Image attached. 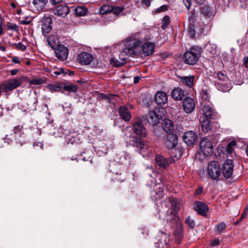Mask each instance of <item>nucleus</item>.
Masks as SVG:
<instances>
[{
	"mask_svg": "<svg viewBox=\"0 0 248 248\" xmlns=\"http://www.w3.org/2000/svg\"><path fill=\"white\" fill-rule=\"evenodd\" d=\"M181 82L188 87H192L193 85L194 77L193 76L179 77Z\"/></svg>",
	"mask_w": 248,
	"mask_h": 248,
	"instance_id": "24",
	"label": "nucleus"
},
{
	"mask_svg": "<svg viewBox=\"0 0 248 248\" xmlns=\"http://www.w3.org/2000/svg\"><path fill=\"white\" fill-rule=\"evenodd\" d=\"M226 228V225L224 222H221L216 226V232L217 234H220Z\"/></svg>",
	"mask_w": 248,
	"mask_h": 248,
	"instance_id": "35",
	"label": "nucleus"
},
{
	"mask_svg": "<svg viewBox=\"0 0 248 248\" xmlns=\"http://www.w3.org/2000/svg\"><path fill=\"white\" fill-rule=\"evenodd\" d=\"M203 113L205 117H206V119H210L213 114V110L211 107L208 105H203Z\"/></svg>",
	"mask_w": 248,
	"mask_h": 248,
	"instance_id": "30",
	"label": "nucleus"
},
{
	"mask_svg": "<svg viewBox=\"0 0 248 248\" xmlns=\"http://www.w3.org/2000/svg\"><path fill=\"white\" fill-rule=\"evenodd\" d=\"M171 95L176 101L181 100L184 97V94H171Z\"/></svg>",
	"mask_w": 248,
	"mask_h": 248,
	"instance_id": "45",
	"label": "nucleus"
},
{
	"mask_svg": "<svg viewBox=\"0 0 248 248\" xmlns=\"http://www.w3.org/2000/svg\"><path fill=\"white\" fill-rule=\"evenodd\" d=\"M170 23V17L166 16L164 17L162 21L161 28L162 29H166Z\"/></svg>",
	"mask_w": 248,
	"mask_h": 248,
	"instance_id": "36",
	"label": "nucleus"
},
{
	"mask_svg": "<svg viewBox=\"0 0 248 248\" xmlns=\"http://www.w3.org/2000/svg\"><path fill=\"white\" fill-rule=\"evenodd\" d=\"M166 203L170 204L171 209L168 210L166 215V219L167 222H170L172 226L179 225L180 224V220L178 217L176 215V212L179 210L178 203L176 200L173 197H170L168 200H166L162 203V205L167 206Z\"/></svg>",
	"mask_w": 248,
	"mask_h": 248,
	"instance_id": "2",
	"label": "nucleus"
},
{
	"mask_svg": "<svg viewBox=\"0 0 248 248\" xmlns=\"http://www.w3.org/2000/svg\"><path fill=\"white\" fill-rule=\"evenodd\" d=\"M171 93H183V90L180 88H175Z\"/></svg>",
	"mask_w": 248,
	"mask_h": 248,
	"instance_id": "52",
	"label": "nucleus"
},
{
	"mask_svg": "<svg viewBox=\"0 0 248 248\" xmlns=\"http://www.w3.org/2000/svg\"><path fill=\"white\" fill-rule=\"evenodd\" d=\"M18 71V69H13L10 71L11 75L12 76H14L17 74Z\"/></svg>",
	"mask_w": 248,
	"mask_h": 248,
	"instance_id": "59",
	"label": "nucleus"
},
{
	"mask_svg": "<svg viewBox=\"0 0 248 248\" xmlns=\"http://www.w3.org/2000/svg\"><path fill=\"white\" fill-rule=\"evenodd\" d=\"M202 192V188L200 187L198 188L196 191H195V195H200L201 194Z\"/></svg>",
	"mask_w": 248,
	"mask_h": 248,
	"instance_id": "55",
	"label": "nucleus"
},
{
	"mask_svg": "<svg viewBox=\"0 0 248 248\" xmlns=\"http://www.w3.org/2000/svg\"><path fill=\"white\" fill-rule=\"evenodd\" d=\"M12 61L15 63H19L20 61L19 58L17 57H14L12 58Z\"/></svg>",
	"mask_w": 248,
	"mask_h": 248,
	"instance_id": "53",
	"label": "nucleus"
},
{
	"mask_svg": "<svg viewBox=\"0 0 248 248\" xmlns=\"http://www.w3.org/2000/svg\"><path fill=\"white\" fill-rule=\"evenodd\" d=\"M15 46L17 49L21 50L22 51H24L26 48V46L21 42H18V43L15 44Z\"/></svg>",
	"mask_w": 248,
	"mask_h": 248,
	"instance_id": "46",
	"label": "nucleus"
},
{
	"mask_svg": "<svg viewBox=\"0 0 248 248\" xmlns=\"http://www.w3.org/2000/svg\"><path fill=\"white\" fill-rule=\"evenodd\" d=\"M236 146V142L232 140L229 142L226 147V151L229 154L232 155L234 153V147Z\"/></svg>",
	"mask_w": 248,
	"mask_h": 248,
	"instance_id": "34",
	"label": "nucleus"
},
{
	"mask_svg": "<svg viewBox=\"0 0 248 248\" xmlns=\"http://www.w3.org/2000/svg\"><path fill=\"white\" fill-rule=\"evenodd\" d=\"M194 208L199 214L205 216L208 210V206L201 202H196L194 204Z\"/></svg>",
	"mask_w": 248,
	"mask_h": 248,
	"instance_id": "18",
	"label": "nucleus"
},
{
	"mask_svg": "<svg viewBox=\"0 0 248 248\" xmlns=\"http://www.w3.org/2000/svg\"><path fill=\"white\" fill-rule=\"evenodd\" d=\"M63 0H50L52 4H56L62 1Z\"/></svg>",
	"mask_w": 248,
	"mask_h": 248,
	"instance_id": "57",
	"label": "nucleus"
},
{
	"mask_svg": "<svg viewBox=\"0 0 248 248\" xmlns=\"http://www.w3.org/2000/svg\"><path fill=\"white\" fill-rule=\"evenodd\" d=\"M162 248H168V243L166 242V240H164V245L162 244Z\"/></svg>",
	"mask_w": 248,
	"mask_h": 248,
	"instance_id": "62",
	"label": "nucleus"
},
{
	"mask_svg": "<svg viewBox=\"0 0 248 248\" xmlns=\"http://www.w3.org/2000/svg\"><path fill=\"white\" fill-rule=\"evenodd\" d=\"M14 138L13 134H10L9 135H6L4 138L5 142H7L8 144H10L13 141V138Z\"/></svg>",
	"mask_w": 248,
	"mask_h": 248,
	"instance_id": "44",
	"label": "nucleus"
},
{
	"mask_svg": "<svg viewBox=\"0 0 248 248\" xmlns=\"http://www.w3.org/2000/svg\"><path fill=\"white\" fill-rule=\"evenodd\" d=\"M136 42L131 41L130 36L125 40V47L119 54V59L124 64L126 63L128 57H138V53L140 52L139 48L134 46V43Z\"/></svg>",
	"mask_w": 248,
	"mask_h": 248,
	"instance_id": "3",
	"label": "nucleus"
},
{
	"mask_svg": "<svg viewBox=\"0 0 248 248\" xmlns=\"http://www.w3.org/2000/svg\"><path fill=\"white\" fill-rule=\"evenodd\" d=\"M114 94H108L107 95L106 94H101V96H99L98 98H100V99H105L108 101L109 103H111V98L114 96Z\"/></svg>",
	"mask_w": 248,
	"mask_h": 248,
	"instance_id": "39",
	"label": "nucleus"
},
{
	"mask_svg": "<svg viewBox=\"0 0 248 248\" xmlns=\"http://www.w3.org/2000/svg\"><path fill=\"white\" fill-rule=\"evenodd\" d=\"M220 244V241L218 239H215L211 242V245L212 246H216Z\"/></svg>",
	"mask_w": 248,
	"mask_h": 248,
	"instance_id": "51",
	"label": "nucleus"
},
{
	"mask_svg": "<svg viewBox=\"0 0 248 248\" xmlns=\"http://www.w3.org/2000/svg\"><path fill=\"white\" fill-rule=\"evenodd\" d=\"M183 3L185 5L186 7L187 8L188 10H189L191 4V0H183Z\"/></svg>",
	"mask_w": 248,
	"mask_h": 248,
	"instance_id": "49",
	"label": "nucleus"
},
{
	"mask_svg": "<svg viewBox=\"0 0 248 248\" xmlns=\"http://www.w3.org/2000/svg\"><path fill=\"white\" fill-rule=\"evenodd\" d=\"M46 87L52 92H62L63 90V83L48 84Z\"/></svg>",
	"mask_w": 248,
	"mask_h": 248,
	"instance_id": "26",
	"label": "nucleus"
},
{
	"mask_svg": "<svg viewBox=\"0 0 248 248\" xmlns=\"http://www.w3.org/2000/svg\"><path fill=\"white\" fill-rule=\"evenodd\" d=\"M207 171L211 179L216 180L220 176L222 170L217 161H212L208 165Z\"/></svg>",
	"mask_w": 248,
	"mask_h": 248,
	"instance_id": "6",
	"label": "nucleus"
},
{
	"mask_svg": "<svg viewBox=\"0 0 248 248\" xmlns=\"http://www.w3.org/2000/svg\"><path fill=\"white\" fill-rule=\"evenodd\" d=\"M196 138V134L194 132L190 131L185 133L183 140L187 145L190 146L194 143Z\"/></svg>",
	"mask_w": 248,
	"mask_h": 248,
	"instance_id": "19",
	"label": "nucleus"
},
{
	"mask_svg": "<svg viewBox=\"0 0 248 248\" xmlns=\"http://www.w3.org/2000/svg\"><path fill=\"white\" fill-rule=\"evenodd\" d=\"M52 20L51 17H46L43 18L41 31L43 35H46V34L51 31L52 30Z\"/></svg>",
	"mask_w": 248,
	"mask_h": 248,
	"instance_id": "13",
	"label": "nucleus"
},
{
	"mask_svg": "<svg viewBox=\"0 0 248 248\" xmlns=\"http://www.w3.org/2000/svg\"><path fill=\"white\" fill-rule=\"evenodd\" d=\"M155 192L157 195L156 199L161 198L164 195L163 188L161 186H158L155 188Z\"/></svg>",
	"mask_w": 248,
	"mask_h": 248,
	"instance_id": "40",
	"label": "nucleus"
},
{
	"mask_svg": "<svg viewBox=\"0 0 248 248\" xmlns=\"http://www.w3.org/2000/svg\"><path fill=\"white\" fill-rule=\"evenodd\" d=\"M243 62L244 65L248 67L247 64L248 63V57H245L243 59Z\"/></svg>",
	"mask_w": 248,
	"mask_h": 248,
	"instance_id": "56",
	"label": "nucleus"
},
{
	"mask_svg": "<svg viewBox=\"0 0 248 248\" xmlns=\"http://www.w3.org/2000/svg\"><path fill=\"white\" fill-rule=\"evenodd\" d=\"M172 159L166 158L163 156L159 155H156L155 158L156 164L159 167L166 169L172 163Z\"/></svg>",
	"mask_w": 248,
	"mask_h": 248,
	"instance_id": "15",
	"label": "nucleus"
},
{
	"mask_svg": "<svg viewBox=\"0 0 248 248\" xmlns=\"http://www.w3.org/2000/svg\"><path fill=\"white\" fill-rule=\"evenodd\" d=\"M210 8L208 6H204L202 9V13L206 16L209 14Z\"/></svg>",
	"mask_w": 248,
	"mask_h": 248,
	"instance_id": "48",
	"label": "nucleus"
},
{
	"mask_svg": "<svg viewBox=\"0 0 248 248\" xmlns=\"http://www.w3.org/2000/svg\"><path fill=\"white\" fill-rule=\"evenodd\" d=\"M131 41L136 42L134 43V46L139 48L140 52L138 56L143 53L145 56H149L154 52L155 44L153 42H149L150 38L149 35L144 37H139V34L130 36Z\"/></svg>",
	"mask_w": 248,
	"mask_h": 248,
	"instance_id": "1",
	"label": "nucleus"
},
{
	"mask_svg": "<svg viewBox=\"0 0 248 248\" xmlns=\"http://www.w3.org/2000/svg\"><path fill=\"white\" fill-rule=\"evenodd\" d=\"M162 127L163 129L167 133H171L173 131L174 128L173 122L170 119H165L163 120Z\"/></svg>",
	"mask_w": 248,
	"mask_h": 248,
	"instance_id": "23",
	"label": "nucleus"
},
{
	"mask_svg": "<svg viewBox=\"0 0 248 248\" xmlns=\"http://www.w3.org/2000/svg\"><path fill=\"white\" fill-rule=\"evenodd\" d=\"M75 13L78 16H83L87 13V9L84 6H78L75 9Z\"/></svg>",
	"mask_w": 248,
	"mask_h": 248,
	"instance_id": "33",
	"label": "nucleus"
},
{
	"mask_svg": "<svg viewBox=\"0 0 248 248\" xmlns=\"http://www.w3.org/2000/svg\"><path fill=\"white\" fill-rule=\"evenodd\" d=\"M233 171V163L231 159H227L225 161L222 167V173L227 179L231 177Z\"/></svg>",
	"mask_w": 248,
	"mask_h": 248,
	"instance_id": "9",
	"label": "nucleus"
},
{
	"mask_svg": "<svg viewBox=\"0 0 248 248\" xmlns=\"http://www.w3.org/2000/svg\"><path fill=\"white\" fill-rule=\"evenodd\" d=\"M210 123L211 121L209 119H205L203 120L202 124V130L205 133H207L211 130V125Z\"/></svg>",
	"mask_w": 248,
	"mask_h": 248,
	"instance_id": "28",
	"label": "nucleus"
},
{
	"mask_svg": "<svg viewBox=\"0 0 248 248\" xmlns=\"http://www.w3.org/2000/svg\"><path fill=\"white\" fill-rule=\"evenodd\" d=\"M63 73H64V70L62 68L59 69L58 70L54 72V74L56 75H60Z\"/></svg>",
	"mask_w": 248,
	"mask_h": 248,
	"instance_id": "50",
	"label": "nucleus"
},
{
	"mask_svg": "<svg viewBox=\"0 0 248 248\" xmlns=\"http://www.w3.org/2000/svg\"><path fill=\"white\" fill-rule=\"evenodd\" d=\"M110 63L115 67H120L124 64V62H122L115 58H111L110 60Z\"/></svg>",
	"mask_w": 248,
	"mask_h": 248,
	"instance_id": "37",
	"label": "nucleus"
},
{
	"mask_svg": "<svg viewBox=\"0 0 248 248\" xmlns=\"http://www.w3.org/2000/svg\"><path fill=\"white\" fill-rule=\"evenodd\" d=\"M78 86L76 84H63V90L68 92H77L78 89Z\"/></svg>",
	"mask_w": 248,
	"mask_h": 248,
	"instance_id": "29",
	"label": "nucleus"
},
{
	"mask_svg": "<svg viewBox=\"0 0 248 248\" xmlns=\"http://www.w3.org/2000/svg\"><path fill=\"white\" fill-rule=\"evenodd\" d=\"M132 130L137 135L145 137L147 135L146 130L140 120H137L132 125Z\"/></svg>",
	"mask_w": 248,
	"mask_h": 248,
	"instance_id": "10",
	"label": "nucleus"
},
{
	"mask_svg": "<svg viewBox=\"0 0 248 248\" xmlns=\"http://www.w3.org/2000/svg\"><path fill=\"white\" fill-rule=\"evenodd\" d=\"M200 29H198L197 25H195V21L191 20V23L189 26L188 32L191 37H194L196 34H202L205 25L203 22L200 23Z\"/></svg>",
	"mask_w": 248,
	"mask_h": 248,
	"instance_id": "12",
	"label": "nucleus"
},
{
	"mask_svg": "<svg viewBox=\"0 0 248 248\" xmlns=\"http://www.w3.org/2000/svg\"><path fill=\"white\" fill-rule=\"evenodd\" d=\"M167 148L171 149L174 148L178 143L177 136L175 134H169L164 141Z\"/></svg>",
	"mask_w": 248,
	"mask_h": 248,
	"instance_id": "17",
	"label": "nucleus"
},
{
	"mask_svg": "<svg viewBox=\"0 0 248 248\" xmlns=\"http://www.w3.org/2000/svg\"><path fill=\"white\" fill-rule=\"evenodd\" d=\"M152 0H143V3H144L147 7L150 6L151 2Z\"/></svg>",
	"mask_w": 248,
	"mask_h": 248,
	"instance_id": "54",
	"label": "nucleus"
},
{
	"mask_svg": "<svg viewBox=\"0 0 248 248\" xmlns=\"http://www.w3.org/2000/svg\"><path fill=\"white\" fill-rule=\"evenodd\" d=\"M200 48L197 46H192L190 50L186 51L184 55V60L185 63L188 64L196 63L201 56Z\"/></svg>",
	"mask_w": 248,
	"mask_h": 248,
	"instance_id": "4",
	"label": "nucleus"
},
{
	"mask_svg": "<svg viewBox=\"0 0 248 248\" xmlns=\"http://www.w3.org/2000/svg\"><path fill=\"white\" fill-rule=\"evenodd\" d=\"M168 9V6L166 5H163L160 7L159 8L156 9V13H160L166 11Z\"/></svg>",
	"mask_w": 248,
	"mask_h": 248,
	"instance_id": "47",
	"label": "nucleus"
},
{
	"mask_svg": "<svg viewBox=\"0 0 248 248\" xmlns=\"http://www.w3.org/2000/svg\"><path fill=\"white\" fill-rule=\"evenodd\" d=\"M23 125H18L14 127V133L21 135L23 133Z\"/></svg>",
	"mask_w": 248,
	"mask_h": 248,
	"instance_id": "43",
	"label": "nucleus"
},
{
	"mask_svg": "<svg viewBox=\"0 0 248 248\" xmlns=\"http://www.w3.org/2000/svg\"><path fill=\"white\" fill-rule=\"evenodd\" d=\"M164 116L162 108H156L149 112L150 122L153 124H157Z\"/></svg>",
	"mask_w": 248,
	"mask_h": 248,
	"instance_id": "8",
	"label": "nucleus"
},
{
	"mask_svg": "<svg viewBox=\"0 0 248 248\" xmlns=\"http://www.w3.org/2000/svg\"><path fill=\"white\" fill-rule=\"evenodd\" d=\"M213 139V138L212 136L206 137L203 138L200 142V151L205 155L209 156L213 152L214 143Z\"/></svg>",
	"mask_w": 248,
	"mask_h": 248,
	"instance_id": "5",
	"label": "nucleus"
},
{
	"mask_svg": "<svg viewBox=\"0 0 248 248\" xmlns=\"http://www.w3.org/2000/svg\"><path fill=\"white\" fill-rule=\"evenodd\" d=\"M201 22H195V25L197 24L198 29H200V23H201Z\"/></svg>",
	"mask_w": 248,
	"mask_h": 248,
	"instance_id": "64",
	"label": "nucleus"
},
{
	"mask_svg": "<svg viewBox=\"0 0 248 248\" xmlns=\"http://www.w3.org/2000/svg\"><path fill=\"white\" fill-rule=\"evenodd\" d=\"M183 107L186 113L192 112L195 108L194 100L190 97L185 98L183 103Z\"/></svg>",
	"mask_w": 248,
	"mask_h": 248,
	"instance_id": "16",
	"label": "nucleus"
},
{
	"mask_svg": "<svg viewBox=\"0 0 248 248\" xmlns=\"http://www.w3.org/2000/svg\"><path fill=\"white\" fill-rule=\"evenodd\" d=\"M127 138H128V140L125 139V140H127V142L129 145L137 148L141 152H144L149 148L147 143L141 139L132 135L127 137Z\"/></svg>",
	"mask_w": 248,
	"mask_h": 248,
	"instance_id": "7",
	"label": "nucleus"
},
{
	"mask_svg": "<svg viewBox=\"0 0 248 248\" xmlns=\"http://www.w3.org/2000/svg\"><path fill=\"white\" fill-rule=\"evenodd\" d=\"M197 3L202 4L204 3L205 0H195Z\"/></svg>",
	"mask_w": 248,
	"mask_h": 248,
	"instance_id": "63",
	"label": "nucleus"
},
{
	"mask_svg": "<svg viewBox=\"0 0 248 248\" xmlns=\"http://www.w3.org/2000/svg\"><path fill=\"white\" fill-rule=\"evenodd\" d=\"M217 77L218 80L221 82L220 84H222V82L226 81L228 79V78L226 75L220 72L217 74Z\"/></svg>",
	"mask_w": 248,
	"mask_h": 248,
	"instance_id": "38",
	"label": "nucleus"
},
{
	"mask_svg": "<svg viewBox=\"0 0 248 248\" xmlns=\"http://www.w3.org/2000/svg\"><path fill=\"white\" fill-rule=\"evenodd\" d=\"M140 78L139 76H136L134 78V83H137L139 82L140 80Z\"/></svg>",
	"mask_w": 248,
	"mask_h": 248,
	"instance_id": "60",
	"label": "nucleus"
},
{
	"mask_svg": "<svg viewBox=\"0 0 248 248\" xmlns=\"http://www.w3.org/2000/svg\"><path fill=\"white\" fill-rule=\"evenodd\" d=\"M113 10V6L108 5H104L102 6L100 9V13L101 15H105L111 13Z\"/></svg>",
	"mask_w": 248,
	"mask_h": 248,
	"instance_id": "31",
	"label": "nucleus"
},
{
	"mask_svg": "<svg viewBox=\"0 0 248 248\" xmlns=\"http://www.w3.org/2000/svg\"><path fill=\"white\" fill-rule=\"evenodd\" d=\"M47 0H33L32 3L37 11H41L46 6Z\"/></svg>",
	"mask_w": 248,
	"mask_h": 248,
	"instance_id": "27",
	"label": "nucleus"
},
{
	"mask_svg": "<svg viewBox=\"0 0 248 248\" xmlns=\"http://www.w3.org/2000/svg\"><path fill=\"white\" fill-rule=\"evenodd\" d=\"M155 101L160 106L165 104L168 101L167 94H155Z\"/></svg>",
	"mask_w": 248,
	"mask_h": 248,
	"instance_id": "25",
	"label": "nucleus"
},
{
	"mask_svg": "<svg viewBox=\"0 0 248 248\" xmlns=\"http://www.w3.org/2000/svg\"><path fill=\"white\" fill-rule=\"evenodd\" d=\"M48 45L52 48L56 49L59 46L60 42L58 37L55 35H50L47 39Z\"/></svg>",
	"mask_w": 248,
	"mask_h": 248,
	"instance_id": "22",
	"label": "nucleus"
},
{
	"mask_svg": "<svg viewBox=\"0 0 248 248\" xmlns=\"http://www.w3.org/2000/svg\"><path fill=\"white\" fill-rule=\"evenodd\" d=\"M69 12V7L66 5H60L56 7L54 13L58 16H64Z\"/></svg>",
	"mask_w": 248,
	"mask_h": 248,
	"instance_id": "20",
	"label": "nucleus"
},
{
	"mask_svg": "<svg viewBox=\"0 0 248 248\" xmlns=\"http://www.w3.org/2000/svg\"><path fill=\"white\" fill-rule=\"evenodd\" d=\"M54 50H55L56 56L59 60L64 61L67 58L68 50L63 45H61Z\"/></svg>",
	"mask_w": 248,
	"mask_h": 248,
	"instance_id": "14",
	"label": "nucleus"
},
{
	"mask_svg": "<svg viewBox=\"0 0 248 248\" xmlns=\"http://www.w3.org/2000/svg\"><path fill=\"white\" fill-rule=\"evenodd\" d=\"M46 82V78H34L30 81V83L34 85H41Z\"/></svg>",
	"mask_w": 248,
	"mask_h": 248,
	"instance_id": "32",
	"label": "nucleus"
},
{
	"mask_svg": "<svg viewBox=\"0 0 248 248\" xmlns=\"http://www.w3.org/2000/svg\"><path fill=\"white\" fill-rule=\"evenodd\" d=\"M77 62L82 65H88L93 60V57L90 53L82 52L78 54Z\"/></svg>",
	"mask_w": 248,
	"mask_h": 248,
	"instance_id": "11",
	"label": "nucleus"
},
{
	"mask_svg": "<svg viewBox=\"0 0 248 248\" xmlns=\"http://www.w3.org/2000/svg\"><path fill=\"white\" fill-rule=\"evenodd\" d=\"M124 9L123 7L113 6V10H112L111 12H112L115 15H119L124 11Z\"/></svg>",
	"mask_w": 248,
	"mask_h": 248,
	"instance_id": "42",
	"label": "nucleus"
},
{
	"mask_svg": "<svg viewBox=\"0 0 248 248\" xmlns=\"http://www.w3.org/2000/svg\"><path fill=\"white\" fill-rule=\"evenodd\" d=\"M248 214V210L245 209L243 212V215L240 218V219H241L243 218H245Z\"/></svg>",
	"mask_w": 248,
	"mask_h": 248,
	"instance_id": "58",
	"label": "nucleus"
},
{
	"mask_svg": "<svg viewBox=\"0 0 248 248\" xmlns=\"http://www.w3.org/2000/svg\"><path fill=\"white\" fill-rule=\"evenodd\" d=\"M202 95L201 98L202 99H207L208 98V94H200Z\"/></svg>",
	"mask_w": 248,
	"mask_h": 248,
	"instance_id": "61",
	"label": "nucleus"
},
{
	"mask_svg": "<svg viewBox=\"0 0 248 248\" xmlns=\"http://www.w3.org/2000/svg\"><path fill=\"white\" fill-rule=\"evenodd\" d=\"M185 223L191 228H193L195 226L194 220L191 219L190 216H188L186 218Z\"/></svg>",
	"mask_w": 248,
	"mask_h": 248,
	"instance_id": "41",
	"label": "nucleus"
},
{
	"mask_svg": "<svg viewBox=\"0 0 248 248\" xmlns=\"http://www.w3.org/2000/svg\"><path fill=\"white\" fill-rule=\"evenodd\" d=\"M119 114L121 118L125 121H129L131 118V114L128 109L124 106H121L118 109Z\"/></svg>",
	"mask_w": 248,
	"mask_h": 248,
	"instance_id": "21",
	"label": "nucleus"
}]
</instances>
